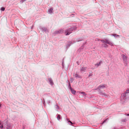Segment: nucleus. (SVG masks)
I'll list each match as a JSON object with an SVG mask.
<instances>
[{"label": "nucleus", "mask_w": 129, "mask_h": 129, "mask_svg": "<svg viewBox=\"0 0 129 129\" xmlns=\"http://www.w3.org/2000/svg\"><path fill=\"white\" fill-rule=\"evenodd\" d=\"M76 28L75 27H71L69 29H68L67 31L68 32L66 34V35H69L71 33L73 30L75 29Z\"/></svg>", "instance_id": "nucleus-1"}, {"label": "nucleus", "mask_w": 129, "mask_h": 129, "mask_svg": "<svg viewBox=\"0 0 129 129\" xmlns=\"http://www.w3.org/2000/svg\"><path fill=\"white\" fill-rule=\"evenodd\" d=\"M105 85H101L99 86H98L97 88L95 89V90H97L98 89H101L104 88L105 87Z\"/></svg>", "instance_id": "nucleus-2"}, {"label": "nucleus", "mask_w": 129, "mask_h": 129, "mask_svg": "<svg viewBox=\"0 0 129 129\" xmlns=\"http://www.w3.org/2000/svg\"><path fill=\"white\" fill-rule=\"evenodd\" d=\"M63 30L62 29H61L59 30L56 31H55V33L56 34L62 33L63 32Z\"/></svg>", "instance_id": "nucleus-3"}, {"label": "nucleus", "mask_w": 129, "mask_h": 129, "mask_svg": "<svg viewBox=\"0 0 129 129\" xmlns=\"http://www.w3.org/2000/svg\"><path fill=\"white\" fill-rule=\"evenodd\" d=\"M87 67H83L81 69V71L83 72H84L86 70Z\"/></svg>", "instance_id": "nucleus-4"}, {"label": "nucleus", "mask_w": 129, "mask_h": 129, "mask_svg": "<svg viewBox=\"0 0 129 129\" xmlns=\"http://www.w3.org/2000/svg\"><path fill=\"white\" fill-rule=\"evenodd\" d=\"M105 43H107L110 45H112V43H111L108 40L106 39L105 40Z\"/></svg>", "instance_id": "nucleus-5"}, {"label": "nucleus", "mask_w": 129, "mask_h": 129, "mask_svg": "<svg viewBox=\"0 0 129 129\" xmlns=\"http://www.w3.org/2000/svg\"><path fill=\"white\" fill-rule=\"evenodd\" d=\"M100 94L101 95H102V96H104L106 98L108 96V95L107 94H106L105 93H103L102 92H100Z\"/></svg>", "instance_id": "nucleus-6"}, {"label": "nucleus", "mask_w": 129, "mask_h": 129, "mask_svg": "<svg viewBox=\"0 0 129 129\" xmlns=\"http://www.w3.org/2000/svg\"><path fill=\"white\" fill-rule=\"evenodd\" d=\"M74 76L77 78H80V76L78 75L77 73L74 75Z\"/></svg>", "instance_id": "nucleus-7"}, {"label": "nucleus", "mask_w": 129, "mask_h": 129, "mask_svg": "<svg viewBox=\"0 0 129 129\" xmlns=\"http://www.w3.org/2000/svg\"><path fill=\"white\" fill-rule=\"evenodd\" d=\"M102 61H100L98 63L95 64V66H96L97 67H98L100 65V64H101Z\"/></svg>", "instance_id": "nucleus-8"}, {"label": "nucleus", "mask_w": 129, "mask_h": 129, "mask_svg": "<svg viewBox=\"0 0 129 129\" xmlns=\"http://www.w3.org/2000/svg\"><path fill=\"white\" fill-rule=\"evenodd\" d=\"M71 92L72 93H73V94H75V93L76 91L75 90H73V89H72V88H71Z\"/></svg>", "instance_id": "nucleus-9"}, {"label": "nucleus", "mask_w": 129, "mask_h": 129, "mask_svg": "<svg viewBox=\"0 0 129 129\" xmlns=\"http://www.w3.org/2000/svg\"><path fill=\"white\" fill-rule=\"evenodd\" d=\"M52 10L53 9L52 8H51L48 10V11L50 13H51L52 12Z\"/></svg>", "instance_id": "nucleus-10"}, {"label": "nucleus", "mask_w": 129, "mask_h": 129, "mask_svg": "<svg viewBox=\"0 0 129 129\" xmlns=\"http://www.w3.org/2000/svg\"><path fill=\"white\" fill-rule=\"evenodd\" d=\"M60 115H59V114L58 115H57V119L58 120H59L60 119Z\"/></svg>", "instance_id": "nucleus-11"}, {"label": "nucleus", "mask_w": 129, "mask_h": 129, "mask_svg": "<svg viewBox=\"0 0 129 129\" xmlns=\"http://www.w3.org/2000/svg\"><path fill=\"white\" fill-rule=\"evenodd\" d=\"M48 80L49 81V82L51 84L52 83V80L50 78L48 79Z\"/></svg>", "instance_id": "nucleus-12"}, {"label": "nucleus", "mask_w": 129, "mask_h": 129, "mask_svg": "<svg viewBox=\"0 0 129 129\" xmlns=\"http://www.w3.org/2000/svg\"><path fill=\"white\" fill-rule=\"evenodd\" d=\"M80 93L84 95H85L86 94L85 93V92H80Z\"/></svg>", "instance_id": "nucleus-13"}, {"label": "nucleus", "mask_w": 129, "mask_h": 129, "mask_svg": "<svg viewBox=\"0 0 129 129\" xmlns=\"http://www.w3.org/2000/svg\"><path fill=\"white\" fill-rule=\"evenodd\" d=\"M1 10L2 11H4L5 10V8L4 7H2L1 8Z\"/></svg>", "instance_id": "nucleus-14"}, {"label": "nucleus", "mask_w": 129, "mask_h": 129, "mask_svg": "<svg viewBox=\"0 0 129 129\" xmlns=\"http://www.w3.org/2000/svg\"><path fill=\"white\" fill-rule=\"evenodd\" d=\"M101 41L103 43H105V40H101Z\"/></svg>", "instance_id": "nucleus-15"}, {"label": "nucleus", "mask_w": 129, "mask_h": 129, "mask_svg": "<svg viewBox=\"0 0 129 129\" xmlns=\"http://www.w3.org/2000/svg\"><path fill=\"white\" fill-rule=\"evenodd\" d=\"M129 92V90H127L126 91V93H128Z\"/></svg>", "instance_id": "nucleus-16"}, {"label": "nucleus", "mask_w": 129, "mask_h": 129, "mask_svg": "<svg viewBox=\"0 0 129 129\" xmlns=\"http://www.w3.org/2000/svg\"><path fill=\"white\" fill-rule=\"evenodd\" d=\"M0 127L1 128H3V126L2 125H1V126H0Z\"/></svg>", "instance_id": "nucleus-17"}, {"label": "nucleus", "mask_w": 129, "mask_h": 129, "mask_svg": "<svg viewBox=\"0 0 129 129\" xmlns=\"http://www.w3.org/2000/svg\"><path fill=\"white\" fill-rule=\"evenodd\" d=\"M126 115L127 116H129V114H126Z\"/></svg>", "instance_id": "nucleus-18"}, {"label": "nucleus", "mask_w": 129, "mask_h": 129, "mask_svg": "<svg viewBox=\"0 0 129 129\" xmlns=\"http://www.w3.org/2000/svg\"><path fill=\"white\" fill-rule=\"evenodd\" d=\"M124 58H126V56H124Z\"/></svg>", "instance_id": "nucleus-19"}, {"label": "nucleus", "mask_w": 129, "mask_h": 129, "mask_svg": "<svg viewBox=\"0 0 129 129\" xmlns=\"http://www.w3.org/2000/svg\"><path fill=\"white\" fill-rule=\"evenodd\" d=\"M69 122H70V123H72V122H71V121H69Z\"/></svg>", "instance_id": "nucleus-20"}, {"label": "nucleus", "mask_w": 129, "mask_h": 129, "mask_svg": "<svg viewBox=\"0 0 129 129\" xmlns=\"http://www.w3.org/2000/svg\"><path fill=\"white\" fill-rule=\"evenodd\" d=\"M90 75H88V77H90Z\"/></svg>", "instance_id": "nucleus-21"}, {"label": "nucleus", "mask_w": 129, "mask_h": 129, "mask_svg": "<svg viewBox=\"0 0 129 129\" xmlns=\"http://www.w3.org/2000/svg\"><path fill=\"white\" fill-rule=\"evenodd\" d=\"M1 105L0 104V107H1Z\"/></svg>", "instance_id": "nucleus-22"}]
</instances>
